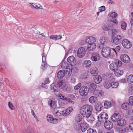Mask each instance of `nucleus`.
Segmentation results:
<instances>
[{"label": "nucleus", "instance_id": "774afa93", "mask_svg": "<svg viewBox=\"0 0 133 133\" xmlns=\"http://www.w3.org/2000/svg\"><path fill=\"white\" fill-rule=\"evenodd\" d=\"M119 81L121 82L124 83L125 82L126 79H123L120 80Z\"/></svg>", "mask_w": 133, "mask_h": 133}, {"label": "nucleus", "instance_id": "bf43d9fd", "mask_svg": "<svg viewBox=\"0 0 133 133\" xmlns=\"http://www.w3.org/2000/svg\"><path fill=\"white\" fill-rule=\"evenodd\" d=\"M2 133H13L11 129H7L5 131H4Z\"/></svg>", "mask_w": 133, "mask_h": 133}, {"label": "nucleus", "instance_id": "f8f14e48", "mask_svg": "<svg viewBox=\"0 0 133 133\" xmlns=\"http://www.w3.org/2000/svg\"><path fill=\"white\" fill-rule=\"evenodd\" d=\"M47 119L49 122L53 124H56L59 121V119L56 118H54L51 115L48 116L47 117Z\"/></svg>", "mask_w": 133, "mask_h": 133}, {"label": "nucleus", "instance_id": "c9c22d12", "mask_svg": "<svg viewBox=\"0 0 133 133\" xmlns=\"http://www.w3.org/2000/svg\"><path fill=\"white\" fill-rule=\"evenodd\" d=\"M108 16L112 18H116L118 16V14L116 12H113L110 13L108 14Z\"/></svg>", "mask_w": 133, "mask_h": 133}, {"label": "nucleus", "instance_id": "5701e85b", "mask_svg": "<svg viewBox=\"0 0 133 133\" xmlns=\"http://www.w3.org/2000/svg\"><path fill=\"white\" fill-rule=\"evenodd\" d=\"M104 80L109 81H113L115 79L113 77V74H107L105 77Z\"/></svg>", "mask_w": 133, "mask_h": 133}, {"label": "nucleus", "instance_id": "7ed1b4c3", "mask_svg": "<svg viewBox=\"0 0 133 133\" xmlns=\"http://www.w3.org/2000/svg\"><path fill=\"white\" fill-rule=\"evenodd\" d=\"M92 110V106L89 105H84V116L91 113Z\"/></svg>", "mask_w": 133, "mask_h": 133}, {"label": "nucleus", "instance_id": "6ab92c4d", "mask_svg": "<svg viewBox=\"0 0 133 133\" xmlns=\"http://www.w3.org/2000/svg\"><path fill=\"white\" fill-rule=\"evenodd\" d=\"M104 126L107 129H109L112 128L113 126V124L112 122L108 121L105 123Z\"/></svg>", "mask_w": 133, "mask_h": 133}, {"label": "nucleus", "instance_id": "393cba45", "mask_svg": "<svg viewBox=\"0 0 133 133\" xmlns=\"http://www.w3.org/2000/svg\"><path fill=\"white\" fill-rule=\"evenodd\" d=\"M114 72L116 76L117 77H119L121 76L123 73V70H121L120 69L117 68Z\"/></svg>", "mask_w": 133, "mask_h": 133}, {"label": "nucleus", "instance_id": "4c0bfd02", "mask_svg": "<svg viewBox=\"0 0 133 133\" xmlns=\"http://www.w3.org/2000/svg\"><path fill=\"white\" fill-rule=\"evenodd\" d=\"M120 24L121 28L122 30H125L127 27V24L124 22L122 21L121 22Z\"/></svg>", "mask_w": 133, "mask_h": 133}, {"label": "nucleus", "instance_id": "6e6d98bb", "mask_svg": "<svg viewBox=\"0 0 133 133\" xmlns=\"http://www.w3.org/2000/svg\"><path fill=\"white\" fill-rule=\"evenodd\" d=\"M103 30L104 31H108L109 30V28L106 25H104L103 27Z\"/></svg>", "mask_w": 133, "mask_h": 133}, {"label": "nucleus", "instance_id": "680f3d73", "mask_svg": "<svg viewBox=\"0 0 133 133\" xmlns=\"http://www.w3.org/2000/svg\"><path fill=\"white\" fill-rule=\"evenodd\" d=\"M51 90H52V91H55V88L56 87L54 85V84H52L51 85Z\"/></svg>", "mask_w": 133, "mask_h": 133}, {"label": "nucleus", "instance_id": "3c124183", "mask_svg": "<svg viewBox=\"0 0 133 133\" xmlns=\"http://www.w3.org/2000/svg\"><path fill=\"white\" fill-rule=\"evenodd\" d=\"M89 125L86 122H84V130H86L89 128Z\"/></svg>", "mask_w": 133, "mask_h": 133}, {"label": "nucleus", "instance_id": "c03bdc74", "mask_svg": "<svg viewBox=\"0 0 133 133\" xmlns=\"http://www.w3.org/2000/svg\"><path fill=\"white\" fill-rule=\"evenodd\" d=\"M89 88L91 90H94L96 88V85L94 83L91 84L89 85Z\"/></svg>", "mask_w": 133, "mask_h": 133}, {"label": "nucleus", "instance_id": "4be33fe9", "mask_svg": "<svg viewBox=\"0 0 133 133\" xmlns=\"http://www.w3.org/2000/svg\"><path fill=\"white\" fill-rule=\"evenodd\" d=\"M104 92L101 90H95L94 92V95L98 97H100L102 96L104 94Z\"/></svg>", "mask_w": 133, "mask_h": 133}, {"label": "nucleus", "instance_id": "412c9836", "mask_svg": "<svg viewBox=\"0 0 133 133\" xmlns=\"http://www.w3.org/2000/svg\"><path fill=\"white\" fill-rule=\"evenodd\" d=\"M129 130L128 127L124 126L119 128L118 131L119 133H128Z\"/></svg>", "mask_w": 133, "mask_h": 133}, {"label": "nucleus", "instance_id": "f3484780", "mask_svg": "<svg viewBox=\"0 0 133 133\" xmlns=\"http://www.w3.org/2000/svg\"><path fill=\"white\" fill-rule=\"evenodd\" d=\"M95 108L98 111H101L102 109V103L99 101H98L95 104Z\"/></svg>", "mask_w": 133, "mask_h": 133}, {"label": "nucleus", "instance_id": "c85d7f7f", "mask_svg": "<svg viewBox=\"0 0 133 133\" xmlns=\"http://www.w3.org/2000/svg\"><path fill=\"white\" fill-rule=\"evenodd\" d=\"M121 107L122 109H128L130 108L131 105L128 103H125L122 105Z\"/></svg>", "mask_w": 133, "mask_h": 133}, {"label": "nucleus", "instance_id": "ea45409f", "mask_svg": "<svg viewBox=\"0 0 133 133\" xmlns=\"http://www.w3.org/2000/svg\"><path fill=\"white\" fill-rule=\"evenodd\" d=\"M112 22H113L115 23L116 24H118V21L115 18H112L111 19V21L109 22V23L108 24V25L110 26H112V25L111 24Z\"/></svg>", "mask_w": 133, "mask_h": 133}, {"label": "nucleus", "instance_id": "49530a36", "mask_svg": "<svg viewBox=\"0 0 133 133\" xmlns=\"http://www.w3.org/2000/svg\"><path fill=\"white\" fill-rule=\"evenodd\" d=\"M84 96H86L88 94L89 92V89L87 86H84Z\"/></svg>", "mask_w": 133, "mask_h": 133}, {"label": "nucleus", "instance_id": "a18cd8bd", "mask_svg": "<svg viewBox=\"0 0 133 133\" xmlns=\"http://www.w3.org/2000/svg\"><path fill=\"white\" fill-rule=\"evenodd\" d=\"M118 82H112L111 86L113 88H116L118 87Z\"/></svg>", "mask_w": 133, "mask_h": 133}, {"label": "nucleus", "instance_id": "5fc2aeb1", "mask_svg": "<svg viewBox=\"0 0 133 133\" xmlns=\"http://www.w3.org/2000/svg\"><path fill=\"white\" fill-rule=\"evenodd\" d=\"M129 101L130 105H133V96H131L129 97Z\"/></svg>", "mask_w": 133, "mask_h": 133}, {"label": "nucleus", "instance_id": "2f4dec72", "mask_svg": "<svg viewBox=\"0 0 133 133\" xmlns=\"http://www.w3.org/2000/svg\"><path fill=\"white\" fill-rule=\"evenodd\" d=\"M58 109L57 108H54L53 111V114L55 116H59L61 115V112L59 111Z\"/></svg>", "mask_w": 133, "mask_h": 133}, {"label": "nucleus", "instance_id": "ddd939ff", "mask_svg": "<svg viewBox=\"0 0 133 133\" xmlns=\"http://www.w3.org/2000/svg\"><path fill=\"white\" fill-rule=\"evenodd\" d=\"M68 62L70 65L71 67L73 65H74L76 64V61L74 57L73 56H69L67 59Z\"/></svg>", "mask_w": 133, "mask_h": 133}, {"label": "nucleus", "instance_id": "a878e982", "mask_svg": "<svg viewBox=\"0 0 133 133\" xmlns=\"http://www.w3.org/2000/svg\"><path fill=\"white\" fill-rule=\"evenodd\" d=\"M107 40L104 36H101L99 38V41L101 44L103 46L107 43Z\"/></svg>", "mask_w": 133, "mask_h": 133}, {"label": "nucleus", "instance_id": "b1692460", "mask_svg": "<svg viewBox=\"0 0 133 133\" xmlns=\"http://www.w3.org/2000/svg\"><path fill=\"white\" fill-rule=\"evenodd\" d=\"M109 68L112 71L114 72L117 69V64L114 62L110 64L109 65Z\"/></svg>", "mask_w": 133, "mask_h": 133}, {"label": "nucleus", "instance_id": "a211bd4d", "mask_svg": "<svg viewBox=\"0 0 133 133\" xmlns=\"http://www.w3.org/2000/svg\"><path fill=\"white\" fill-rule=\"evenodd\" d=\"M116 122L117 125L119 127L124 126L126 123L125 120L123 118L119 119Z\"/></svg>", "mask_w": 133, "mask_h": 133}, {"label": "nucleus", "instance_id": "37998d69", "mask_svg": "<svg viewBox=\"0 0 133 133\" xmlns=\"http://www.w3.org/2000/svg\"><path fill=\"white\" fill-rule=\"evenodd\" d=\"M59 97L60 98L63 100L66 101L68 102H69L70 101V99L69 98H66L65 96H63V95L61 94H59Z\"/></svg>", "mask_w": 133, "mask_h": 133}, {"label": "nucleus", "instance_id": "20e7f679", "mask_svg": "<svg viewBox=\"0 0 133 133\" xmlns=\"http://www.w3.org/2000/svg\"><path fill=\"white\" fill-rule=\"evenodd\" d=\"M122 44L124 48L127 49H130L132 47V44L131 42L126 39H123L122 41Z\"/></svg>", "mask_w": 133, "mask_h": 133}, {"label": "nucleus", "instance_id": "7c9ffc66", "mask_svg": "<svg viewBox=\"0 0 133 133\" xmlns=\"http://www.w3.org/2000/svg\"><path fill=\"white\" fill-rule=\"evenodd\" d=\"M30 6H31L32 8H33L36 9H42V6L38 3L34 4L33 3L31 4Z\"/></svg>", "mask_w": 133, "mask_h": 133}, {"label": "nucleus", "instance_id": "39448f33", "mask_svg": "<svg viewBox=\"0 0 133 133\" xmlns=\"http://www.w3.org/2000/svg\"><path fill=\"white\" fill-rule=\"evenodd\" d=\"M95 42H93L88 44L87 46L85 47L86 50L88 51H92L94 50L96 47Z\"/></svg>", "mask_w": 133, "mask_h": 133}, {"label": "nucleus", "instance_id": "58836bf2", "mask_svg": "<svg viewBox=\"0 0 133 133\" xmlns=\"http://www.w3.org/2000/svg\"><path fill=\"white\" fill-rule=\"evenodd\" d=\"M91 64V62L89 60H85L84 61V65L85 67L89 66Z\"/></svg>", "mask_w": 133, "mask_h": 133}, {"label": "nucleus", "instance_id": "79ce46f5", "mask_svg": "<svg viewBox=\"0 0 133 133\" xmlns=\"http://www.w3.org/2000/svg\"><path fill=\"white\" fill-rule=\"evenodd\" d=\"M127 81L129 83H133V75H130L127 78Z\"/></svg>", "mask_w": 133, "mask_h": 133}, {"label": "nucleus", "instance_id": "8fccbe9b", "mask_svg": "<svg viewBox=\"0 0 133 133\" xmlns=\"http://www.w3.org/2000/svg\"><path fill=\"white\" fill-rule=\"evenodd\" d=\"M105 10V7L104 6H102L99 8V11L100 12H102L104 11Z\"/></svg>", "mask_w": 133, "mask_h": 133}, {"label": "nucleus", "instance_id": "473e14b6", "mask_svg": "<svg viewBox=\"0 0 133 133\" xmlns=\"http://www.w3.org/2000/svg\"><path fill=\"white\" fill-rule=\"evenodd\" d=\"M97 100V98L95 96H91L89 99V102L91 104L95 103Z\"/></svg>", "mask_w": 133, "mask_h": 133}, {"label": "nucleus", "instance_id": "69168bd1", "mask_svg": "<svg viewBox=\"0 0 133 133\" xmlns=\"http://www.w3.org/2000/svg\"><path fill=\"white\" fill-rule=\"evenodd\" d=\"M57 84L59 87H60L62 86V83L61 81H58L57 82Z\"/></svg>", "mask_w": 133, "mask_h": 133}, {"label": "nucleus", "instance_id": "dca6fc26", "mask_svg": "<svg viewBox=\"0 0 133 133\" xmlns=\"http://www.w3.org/2000/svg\"><path fill=\"white\" fill-rule=\"evenodd\" d=\"M90 72L92 76H94L98 74V70L96 66H94L91 68Z\"/></svg>", "mask_w": 133, "mask_h": 133}, {"label": "nucleus", "instance_id": "0e129e2a", "mask_svg": "<svg viewBox=\"0 0 133 133\" xmlns=\"http://www.w3.org/2000/svg\"><path fill=\"white\" fill-rule=\"evenodd\" d=\"M76 81V79L75 78L72 77L71 78L70 81L71 82L74 83H75Z\"/></svg>", "mask_w": 133, "mask_h": 133}, {"label": "nucleus", "instance_id": "72a5a7b5", "mask_svg": "<svg viewBox=\"0 0 133 133\" xmlns=\"http://www.w3.org/2000/svg\"><path fill=\"white\" fill-rule=\"evenodd\" d=\"M103 83V86L104 88L107 89H109L111 86L110 82L106 80H104Z\"/></svg>", "mask_w": 133, "mask_h": 133}, {"label": "nucleus", "instance_id": "13d9d810", "mask_svg": "<svg viewBox=\"0 0 133 133\" xmlns=\"http://www.w3.org/2000/svg\"><path fill=\"white\" fill-rule=\"evenodd\" d=\"M57 108H58V109L59 111H60L61 112L65 110V108L63 107H57Z\"/></svg>", "mask_w": 133, "mask_h": 133}, {"label": "nucleus", "instance_id": "e2e57ef3", "mask_svg": "<svg viewBox=\"0 0 133 133\" xmlns=\"http://www.w3.org/2000/svg\"><path fill=\"white\" fill-rule=\"evenodd\" d=\"M129 128L131 130H133V123H131L129 125Z\"/></svg>", "mask_w": 133, "mask_h": 133}, {"label": "nucleus", "instance_id": "cd10ccee", "mask_svg": "<svg viewBox=\"0 0 133 133\" xmlns=\"http://www.w3.org/2000/svg\"><path fill=\"white\" fill-rule=\"evenodd\" d=\"M48 105L50 106L51 109H54L56 108V104L54 101L50 99L48 102Z\"/></svg>", "mask_w": 133, "mask_h": 133}, {"label": "nucleus", "instance_id": "6e6552de", "mask_svg": "<svg viewBox=\"0 0 133 133\" xmlns=\"http://www.w3.org/2000/svg\"><path fill=\"white\" fill-rule=\"evenodd\" d=\"M41 55L42 57V63L41 68V69L44 70L47 67V63L46 61V55L44 53H42Z\"/></svg>", "mask_w": 133, "mask_h": 133}, {"label": "nucleus", "instance_id": "aec40b11", "mask_svg": "<svg viewBox=\"0 0 133 133\" xmlns=\"http://www.w3.org/2000/svg\"><path fill=\"white\" fill-rule=\"evenodd\" d=\"M94 76H95L93 78L94 82L98 84L101 82L102 81V78L100 76L96 75Z\"/></svg>", "mask_w": 133, "mask_h": 133}, {"label": "nucleus", "instance_id": "de8ad7c7", "mask_svg": "<svg viewBox=\"0 0 133 133\" xmlns=\"http://www.w3.org/2000/svg\"><path fill=\"white\" fill-rule=\"evenodd\" d=\"M76 119L77 122H79L82 120V117L81 115L78 114L76 116Z\"/></svg>", "mask_w": 133, "mask_h": 133}, {"label": "nucleus", "instance_id": "f257e3e1", "mask_svg": "<svg viewBox=\"0 0 133 133\" xmlns=\"http://www.w3.org/2000/svg\"><path fill=\"white\" fill-rule=\"evenodd\" d=\"M101 55L104 58L109 57H114L117 56V52L114 48L111 49L108 47L103 48L101 50Z\"/></svg>", "mask_w": 133, "mask_h": 133}, {"label": "nucleus", "instance_id": "423d86ee", "mask_svg": "<svg viewBox=\"0 0 133 133\" xmlns=\"http://www.w3.org/2000/svg\"><path fill=\"white\" fill-rule=\"evenodd\" d=\"M96 38L92 36L87 37L84 40L85 42L88 44L93 42H96Z\"/></svg>", "mask_w": 133, "mask_h": 133}, {"label": "nucleus", "instance_id": "1a4fd4ad", "mask_svg": "<svg viewBox=\"0 0 133 133\" xmlns=\"http://www.w3.org/2000/svg\"><path fill=\"white\" fill-rule=\"evenodd\" d=\"M95 118L93 116L91 115V113L84 116V121H87L88 122H91L95 120Z\"/></svg>", "mask_w": 133, "mask_h": 133}, {"label": "nucleus", "instance_id": "09e8293b", "mask_svg": "<svg viewBox=\"0 0 133 133\" xmlns=\"http://www.w3.org/2000/svg\"><path fill=\"white\" fill-rule=\"evenodd\" d=\"M115 63L117 64V68L118 67H120L122 65V62L121 61L119 60H117L116 61V62H115Z\"/></svg>", "mask_w": 133, "mask_h": 133}, {"label": "nucleus", "instance_id": "052dcab7", "mask_svg": "<svg viewBox=\"0 0 133 133\" xmlns=\"http://www.w3.org/2000/svg\"><path fill=\"white\" fill-rule=\"evenodd\" d=\"M79 92L81 95L83 96V88L82 87L79 89Z\"/></svg>", "mask_w": 133, "mask_h": 133}, {"label": "nucleus", "instance_id": "2eb2a0df", "mask_svg": "<svg viewBox=\"0 0 133 133\" xmlns=\"http://www.w3.org/2000/svg\"><path fill=\"white\" fill-rule=\"evenodd\" d=\"M91 58L92 61L96 62L99 60L100 58V56L98 53L94 52L92 54Z\"/></svg>", "mask_w": 133, "mask_h": 133}, {"label": "nucleus", "instance_id": "f704fd0d", "mask_svg": "<svg viewBox=\"0 0 133 133\" xmlns=\"http://www.w3.org/2000/svg\"><path fill=\"white\" fill-rule=\"evenodd\" d=\"M83 125V123H81L80 124L77 123L76 125L75 128L76 130H81L82 132H83V130L82 129V127Z\"/></svg>", "mask_w": 133, "mask_h": 133}, {"label": "nucleus", "instance_id": "603ef678", "mask_svg": "<svg viewBox=\"0 0 133 133\" xmlns=\"http://www.w3.org/2000/svg\"><path fill=\"white\" fill-rule=\"evenodd\" d=\"M49 38L51 39L56 40L57 39V35H51Z\"/></svg>", "mask_w": 133, "mask_h": 133}, {"label": "nucleus", "instance_id": "864d4df0", "mask_svg": "<svg viewBox=\"0 0 133 133\" xmlns=\"http://www.w3.org/2000/svg\"><path fill=\"white\" fill-rule=\"evenodd\" d=\"M8 105L9 107L11 110H13L14 109V107L12 104L10 102H8Z\"/></svg>", "mask_w": 133, "mask_h": 133}, {"label": "nucleus", "instance_id": "9d476101", "mask_svg": "<svg viewBox=\"0 0 133 133\" xmlns=\"http://www.w3.org/2000/svg\"><path fill=\"white\" fill-rule=\"evenodd\" d=\"M121 38V36L118 35L112 38L111 42L114 44L117 45L120 43Z\"/></svg>", "mask_w": 133, "mask_h": 133}, {"label": "nucleus", "instance_id": "bb28decb", "mask_svg": "<svg viewBox=\"0 0 133 133\" xmlns=\"http://www.w3.org/2000/svg\"><path fill=\"white\" fill-rule=\"evenodd\" d=\"M65 71L64 70H61L59 71L57 74V77L59 79H61L64 76Z\"/></svg>", "mask_w": 133, "mask_h": 133}, {"label": "nucleus", "instance_id": "c756f323", "mask_svg": "<svg viewBox=\"0 0 133 133\" xmlns=\"http://www.w3.org/2000/svg\"><path fill=\"white\" fill-rule=\"evenodd\" d=\"M83 48L81 47L78 49L77 51V55L78 57L81 58L83 56Z\"/></svg>", "mask_w": 133, "mask_h": 133}, {"label": "nucleus", "instance_id": "338daca9", "mask_svg": "<svg viewBox=\"0 0 133 133\" xmlns=\"http://www.w3.org/2000/svg\"><path fill=\"white\" fill-rule=\"evenodd\" d=\"M116 51L118 52L120 50V47L119 46H117L115 48V49ZM117 52V51H116Z\"/></svg>", "mask_w": 133, "mask_h": 133}, {"label": "nucleus", "instance_id": "4d7b16f0", "mask_svg": "<svg viewBox=\"0 0 133 133\" xmlns=\"http://www.w3.org/2000/svg\"><path fill=\"white\" fill-rule=\"evenodd\" d=\"M81 83H79L74 87V89L75 90H77L81 87Z\"/></svg>", "mask_w": 133, "mask_h": 133}, {"label": "nucleus", "instance_id": "f03ea898", "mask_svg": "<svg viewBox=\"0 0 133 133\" xmlns=\"http://www.w3.org/2000/svg\"><path fill=\"white\" fill-rule=\"evenodd\" d=\"M108 118V114L104 112H101L98 115V121L102 122H105Z\"/></svg>", "mask_w": 133, "mask_h": 133}, {"label": "nucleus", "instance_id": "0eeeda50", "mask_svg": "<svg viewBox=\"0 0 133 133\" xmlns=\"http://www.w3.org/2000/svg\"><path fill=\"white\" fill-rule=\"evenodd\" d=\"M61 66L62 68L67 69L66 71L71 72L72 71V67L69 66V65L66 62H62L61 63Z\"/></svg>", "mask_w": 133, "mask_h": 133}, {"label": "nucleus", "instance_id": "e433bc0d", "mask_svg": "<svg viewBox=\"0 0 133 133\" xmlns=\"http://www.w3.org/2000/svg\"><path fill=\"white\" fill-rule=\"evenodd\" d=\"M111 104L109 101H106L104 102V106L105 108L108 109L111 107Z\"/></svg>", "mask_w": 133, "mask_h": 133}, {"label": "nucleus", "instance_id": "9b49d317", "mask_svg": "<svg viewBox=\"0 0 133 133\" xmlns=\"http://www.w3.org/2000/svg\"><path fill=\"white\" fill-rule=\"evenodd\" d=\"M121 60L125 63H128L130 62V59L129 56L127 54H122L120 56Z\"/></svg>", "mask_w": 133, "mask_h": 133}, {"label": "nucleus", "instance_id": "4468645a", "mask_svg": "<svg viewBox=\"0 0 133 133\" xmlns=\"http://www.w3.org/2000/svg\"><path fill=\"white\" fill-rule=\"evenodd\" d=\"M111 121L114 122H116L120 118L121 116L118 113H114L111 117Z\"/></svg>", "mask_w": 133, "mask_h": 133}, {"label": "nucleus", "instance_id": "a19ab883", "mask_svg": "<svg viewBox=\"0 0 133 133\" xmlns=\"http://www.w3.org/2000/svg\"><path fill=\"white\" fill-rule=\"evenodd\" d=\"M72 108L71 107L68 108L66 109L65 110V115L67 116L69 115L72 111Z\"/></svg>", "mask_w": 133, "mask_h": 133}]
</instances>
